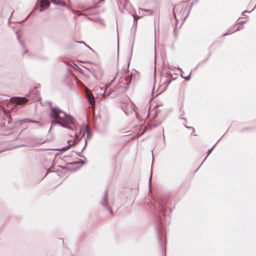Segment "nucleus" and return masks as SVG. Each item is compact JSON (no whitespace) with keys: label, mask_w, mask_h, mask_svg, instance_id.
I'll return each mask as SVG.
<instances>
[{"label":"nucleus","mask_w":256,"mask_h":256,"mask_svg":"<svg viewBox=\"0 0 256 256\" xmlns=\"http://www.w3.org/2000/svg\"><path fill=\"white\" fill-rule=\"evenodd\" d=\"M51 115L55 120V122H53L52 124L58 123L62 126L66 128H68L70 124L74 126V122L73 118L58 108H52Z\"/></svg>","instance_id":"f257e3e1"},{"label":"nucleus","mask_w":256,"mask_h":256,"mask_svg":"<svg viewBox=\"0 0 256 256\" xmlns=\"http://www.w3.org/2000/svg\"><path fill=\"white\" fill-rule=\"evenodd\" d=\"M10 102L18 104H20L27 102L28 100L24 98L14 97L10 99Z\"/></svg>","instance_id":"f03ea898"},{"label":"nucleus","mask_w":256,"mask_h":256,"mask_svg":"<svg viewBox=\"0 0 256 256\" xmlns=\"http://www.w3.org/2000/svg\"><path fill=\"white\" fill-rule=\"evenodd\" d=\"M86 94L90 104L93 106L94 104L95 101L91 91L86 88Z\"/></svg>","instance_id":"7ed1b4c3"},{"label":"nucleus","mask_w":256,"mask_h":256,"mask_svg":"<svg viewBox=\"0 0 256 256\" xmlns=\"http://www.w3.org/2000/svg\"><path fill=\"white\" fill-rule=\"evenodd\" d=\"M50 4L48 0H42L40 2V10L42 11L46 8Z\"/></svg>","instance_id":"20e7f679"},{"label":"nucleus","mask_w":256,"mask_h":256,"mask_svg":"<svg viewBox=\"0 0 256 256\" xmlns=\"http://www.w3.org/2000/svg\"><path fill=\"white\" fill-rule=\"evenodd\" d=\"M130 80H131V75L130 76H128H128L126 78V82L128 81V82H130ZM126 83H128V82H126Z\"/></svg>","instance_id":"39448f33"},{"label":"nucleus","mask_w":256,"mask_h":256,"mask_svg":"<svg viewBox=\"0 0 256 256\" xmlns=\"http://www.w3.org/2000/svg\"><path fill=\"white\" fill-rule=\"evenodd\" d=\"M115 78H116V76H114L112 77V80H111L110 82H113L114 81V80Z\"/></svg>","instance_id":"423d86ee"},{"label":"nucleus","mask_w":256,"mask_h":256,"mask_svg":"<svg viewBox=\"0 0 256 256\" xmlns=\"http://www.w3.org/2000/svg\"><path fill=\"white\" fill-rule=\"evenodd\" d=\"M75 136L76 138L78 137L77 134H75Z\"/></svg>","instance_id":"0eeeda50"},{"label":"nucleus","mask_w":256,"mask_h":256,"mask_svg":"<svg viewBox=\"0 0 256 256\" xmlns=\"http://www.w3.org/2000/svg\"><path fill=\"white\" fill-rule=\"evenodd\" d=\"M239 30L238 26L237 28L235 30L236 31V30Z\"/></svg>","instance_id":"6e6552de"},{"label":"nucleus","mask_w":256,"mask_h":256,"mask_svg":"<svg viewBox=\"0 0 256 256\" xmlns=\"http://www.w3.org/2000/svg\"><path fill=\"white\" fill-rule=\"evenodd\" d=\"M176 9V8H174V11H175Z\"/></svg>","instance_id":"1a4fd4ad"},{"label":"nucleus","mask_w":256,"mask_h":256,"mask_svg":"<svg viewBox=\"0 0 256 256\" xmlns=\"http://www.w3.org/2000/svg\"><path fill=\"white\" fill-rule=\"evenodd\" d=\"M256 6H255V7H254V8H256Z\"/></svg>","instance_id":"9d476101"}]
</instances>
